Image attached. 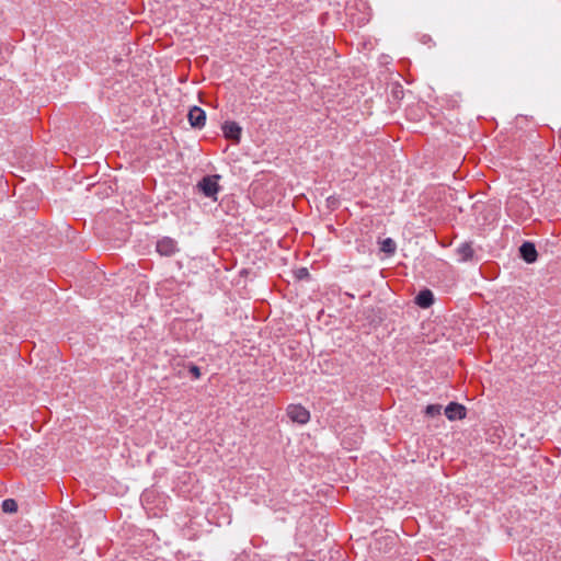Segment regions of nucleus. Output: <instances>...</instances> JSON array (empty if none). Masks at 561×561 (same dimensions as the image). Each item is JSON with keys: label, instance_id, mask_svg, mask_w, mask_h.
<instances>
[{"label": "nucleus", "instance_id": "1", "mask_svg": "<svg viewBox=\"0 0 561 561\" xmlns=\"http://www.w3.org/2000/svg\"><path fill=\"white\" fill-rule=\"evenodd\" d=\"M219 175H208L202 179L198 183L199 190L206 197H214L219 190L218 185Z\"/></svg>", "mask_w": 561, "mask_h": 561}, {"label": "nucleus", "instance_id": "2", "mask_svg": "<svg viewBox=\"0 0 561 561\" xmlns=\"http://www.w3.org/2000/svg\"><path fill=\"white\" fill-rule=\"evenodd\" d=\"M287 415L293 422L299 424H306L310 419L309 411L300 404L288 405Z\"/></svg>", "mask_w": 561, "mask_h": 561}, {"label": "nucleus", "instance_id": "3", "mask_svg": "<svg viewBox=\"0 0 561 561\" xmlns=\"http://www.w3.org/2000/svg\"><path fill=\"white\" fill-rule=\"evenodd\" d=\"M187 118H188V122H190L192 127H194V128H202V127L205 126L206 113L201 107L193 106L188 111Z\"/></svg>", "mask_w": 561, "mask_h": 561}, {"label": "nucleus", "instance_id": "4", "mask_svg": "<svg viewBox=\"0 0 561 561\" xmlns=\"http://www.w3.org/2000/svg\"><path fill=\"white\" fill-rule=\"evenodd\" d=\"M157 251L164 256H171L178 251L176 241L164 237L157 242Z\"/></svg>", "mask_w": 561, "mask_h": 561}, {"label": "nucleus", "instance_id": "5", "mask_svg": "<svg viewBox=\"0 0 561 561\" xmlns=\"http://www.w3.org/2000/svg\"><path fill=\"white\" fill-rule=\"evenodd\" d=\"M445 415L448 420H462L466 417V408L459 403L450 402L445 409Z\"/></svg>", "mask_w": 561, "mask_h": 561}, {"label": "nucleus", "instance_id": "6", "mask_svg": "<svg viewBox=\"0 0 561 561\" xmlns=\"http://www.w3.org/2000/svg\"><path fill=\"white\" fill-rule=\"evenodd\" d=\"M222 133L226 138L239 141L241 136V127L236 122H226L222 125Z\"/></svg>", "mask_w": 561, "mask_h": 561}, {"label": "nucleus", "instance_id": "7", "mask_svg": "<svg viewBox=\"0 0 561 561\" xmlns=\"http://www.w3.org/2000/svg\"><path fill=\"white\" fill-rule=\"evenodd\" d=\"M520 256L527 263H534L537 260V250L531 242H524L519 248Z\"/></svg>", "mask_w": 561, "mask_h": 561}, {"label": "nucleus", "instance_id": "8", "mask_svg": "<svg viewBox=\"0 0 561 561\" xmlns=\"http://www.w3.org/2000/svg\"><path fill=\"white\" fill-rule=\"evenodd\" d=\"M415 302L421 308H428L434 302V295L430 289H423L415 297Z\"/></svg>", "mask_w": 561, "mask_h": 561}, {"label": "nucleus", "instance_id": "9", "mask_svg": "<svg viewBox=\"0 0 561 561\" xmlns=\"http://www.w3.org/2000/svg\"><path fill=\"white\" fill-rule=\"evenodd\" d=\"M457 254L460 256L459 261L466 262L473 257L474 251L470 242L461 243L457 248Z\"/></svg>", "mask_w": 561, "mask_h": 561}, {"label": "nucleus", "instance_id": "10", "mask_svg": "<svg viewBox=\"0 0 561 561\" xmlns=\"http://www.w3.org/2000/svg\"><path fill=\"white\" fill-rule=\"evenodd\" d=\"M381 251L388 254H393L396 251V242L391 238H387L381 242Z\"/></svg>", "mask_w": 561, "mask_h": 561}, {"label": "nucleus", "instance_id": "11", "mask_svg": "<svg viewBox=\"0 0 561 561\" xmlns=\"http://www.w3.org/2000/svg\"><path fill=\"white\" fill-rule=\"evenodd\" d=\"M2 510L5 513H15L18 511V504L12 499H7L2 502Z\"/></svg>", "mask_w": 561, "mask_h": 561}, {"label": "nucleus", "instance_id": "12", "mask_svg": "<svg viewBox=\"0 0 561 561\" xmlns=\"http://www.w3.org/2000/svg\"><path fill=\"white\" fill-rule=\"evenodd\" d=\"M440 409H442V408H440V405H438V404H431V405H427V407H426L425 412H426V414H427L428 416H432V417H433V416H436V415H439V414H440Z\"/></svg>", "mask_w": 561, "mask_h": 561}, {"label": "nucleus", "instance_id": "13", "mask_svg": "<svg viewBox=\"0 0 561 561\" xmlns=\"http://www.w3.org/2000/svg\"><path fill=\"white\" fill-rule=\"evenodd\" d=\"M188 370L190 373L193 375V377L195 379H198L201 377V369L198 366L194 365V364H190L188 365Z\"/></svg>", "mask_w": 561, "mask_h": 561}]
</instances>
